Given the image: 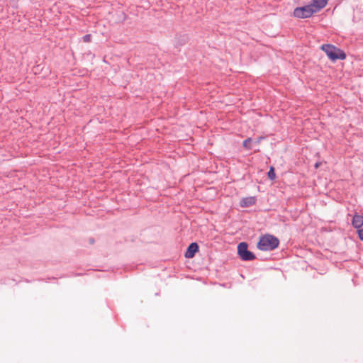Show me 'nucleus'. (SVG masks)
I'll return each instance as SVG.
<instances>
[{
  "instance_id": "obj_1",
  "label": "nucleus",
  "mask_w": 363,
  "mask_h": 363,
  "mask_svg": "<svg viewBox=\"0 0 363 363\" xmlns=\"http://www.w3.org/2000/svg\"><path fill=\"white\" fill-rule=\"evenodd\" d=\"M279 245V239L269 234L262 235L257 244V247L262 251H272L278 247Z\"/></svg>"
},
{
  "instance_id": "obj_2",
  "label": "nucleus",
  "mask_w": 363,
  "mask_h": 363,
  "mask_svg": "<svg viewBox=\"0 0 363 363\" xmlns=\"http://www.w3.org/2000/svg\"><path fill=\"white\" fill-rule=\"evenodd\" d=\"M321 50L325 52L330 60L335 62L337 60H345L346 54L341 49L331 44H324Z\"/></svg>"
},
{
  "instance_id": "obj_3",
  "label": "nucleus",
  "mask_w": 363,
  "mask_h": 363,
  "mask_svg": "<svg viewBox=\"0 0 363 363\" xmlns=\"http://www.w3.org/2000/svg\"><path fill=\"white\" fill-rule=\"evenodd\" d=\"M238 254L243 261H252L256 259L255 255L248 250V245L245 242H240L238 245Z\"/></svg>"
},
{
  "instance_id": "obj_4",
  "label": "nucleus",
  "mask_w": 363,
  "mask_h": 363,
  "mask_svg": "<svg viewBox=\"0 0 363 363\" xmlns=\"http://www.w3.org/2000/svg\"><path fill=\"white\" fill-rule=\"evenodd\" d=\"M313 13H315V11L311 8L310 4L296 7L293 12L294 16L298 18H307L311 17Z\"/></svg>"
},
{
  "instance_id": "obj_5",
  "label": "nucleus",
  "mask_w": 363,
  "mask_h": 363,
  "mask_svg": "<svg viewBox=\"0 0 363 363\" xmlns=\"http://www.w3.org/2000/svg\"><path fill=\"white\" fill-rule=\"evenodd\" d=\"M199 247L196 242H191L187 247L185 252V257L192 258L195 256V254L199 251Z\"/></svg>"
},
{
  "instance_id": "obj_6",
  "label": "nucleus",
  "mask_w": 363,
  "mask_h": 363,
  "mask_svg": "<svg viewBox=\"0 0 363 363\" xmlns=\"http://www.w3.org/2000/svg\"><path fill=\"white\" fill-rule=\"evenodd\" d=\"M328 1V0H313L310 6L315 11V13H317L327 5Z\"/></svg>"
},
{
  "instance_id": "obj_7",
  "label": "nucleus",
  "mask_w": 363,
  "mask_h": 363,
  "mask_svg": "<svg viewBox=\"0 0 363 363\" xmlns=\"http://www.w3.org/2000/svg\"><path fill=\"white\" fill-rule=\"evenodd\" d=\"M256 198L254 196H249L242 198L240 201V206L242 207H250L256 203Z\"/></svg>"
},
{
  "instance_id": "obj_8",
  "label": "nucleus",
  "mask_w": 363,
  "mask_h": 363,
  "mask_svg": "<svg viewBox=\"0 0 363 363\" xmlns=\"http://www.w3.org/2000/svg\"><path fill=\"white\" fill-rule=\"evenodd\" d=\"M189 40V37L186 34H179L175 38V45L182 46L185 45Z\"/></svg>"
},
{
  "instance_id": "obj_9",
  "label": "nucleus",
  "mask_w": 363,
  "mask_h": 363,
  "mask_svg": "<svg viewBox=\"0 0 363 363\" xmlns=\"http://www.w3.org/2000/svg\"><path fill=\"white\" fill-rule=\"evenodd\" d=\"M352 224L354 228H359L363 225V216L355 214L353 216Z\"/></svg>"
},
{
  "instance_id": "obj_10",
  "label": "nucleus",
  "mask_w": 363,
  "mask_h": 363,
  "mask_svg": "<svg viewBox=\"0 0 363 363\" xmlns=\"http://www.w3.org/2000/svg\"><path fill=\"white\" fill-rule=\"evenodd\" d=\"M252 142V138H247L242 143L243 147H245L246 150H252V147L250 145Z\"/></svg>"
},
{
  "instance_id": "obj_11",
  "label": "nucleus",
  "mask_w": 363,
  "mask_h": 363,
  "mask_svg": "<svg viewBox=\"0 0 363 363\" xmlns=\"http://www.w3.org/2000/svg\"><path fill=\"white\" fill-rule=\"evenodd\" d=\"M267 175H268V178L270 179V180H274L275 178H276V174H275V171H274V168L273 167H271L268 173H267Z\"/></svg>"
},
{
  "instance_id": "obj_12",
  "label": "nucleus",
  "mask_w": 363,
  "mask_h": 363,
  "mask_svg": "<svg viewBox=\"0 0 363 363\" xmlns=\"http://www.w3.org/2000/svg\"><path fill=\"white\" fill-rule=\"evenodd\" d=\"M83 41L85 43H89L91 41V35L90 34H87L83 36Z\"/></svg>"
},
{
  "instance_id": "obj_13",
  "label": "nucleus",
  "mask_w": 363,
  "mask_h": 363,
  "mask_svg": "<svg viewBox=\"0 0 363 363\" xmlns=\"http://www.w3.org/2000/svg\"><path fill=\"white\" fill-rule=\"evenodd\" d=\"M358 235L359 239L363 241V228L358 230Z\"/></svg>"
},
{
  "instance_id": "obj_14",
  "label": "nucleus",
  "mask_w": 363,
  "mask_h": 363,
  "mask_svg": "<svg viewBox=\"0 0 363 363\" xmlns=\"http://www.w3.org/2000/svg\"><path fill=\"white\" fill-rule=\"evenodd\" d=\"M262 139V137L258 138L255 141V143L256 145H259Z\"/></svg>"
},
{
  "instance_id": "obj_15",
  "label": "nucleus",
  "mask_w": 363,
  "mask_h": 363,
  "mask_svg": "<svg viewBox=\"0 0 363 363\" xmlns=\"http://www.w3.org/2000/svg\"><path fill=\"white\" fill-rule=\"evenodd\" d=\"M318 167V163L315 164V167Z\"/></svg>"
},
{
  "instance_id": "obj_16",
  "label": "nucleus",
  "mask_w": 363,
  "mask_h": 363,
  "mask_svg": "<svg viewBox=\"0 0 363 363\" xmlns=\"http://www.w3.org/2000/svg\"><path fill=\"white\" fill-rule=\"evenodd\" d=\"M90 242H91V243H93V242H94V240H90Z\"/></svg>"
}]
</instances>
